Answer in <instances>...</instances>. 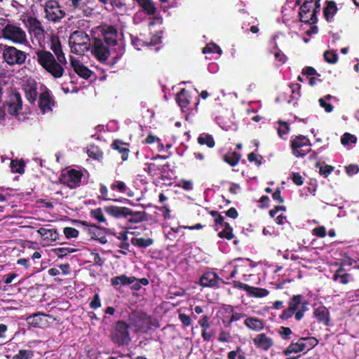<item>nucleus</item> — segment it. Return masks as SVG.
<instances>
[{"instance_id": "1", "label": "nucleus", "mask_w": 359, "mask_h": 359, "mask_svg": "<svg viewBox=\"0 0 359 359\" xmlns=\"http://www.w3.org/2000/svg\"><path fill=\"white\" fill-rule=\"evenodd\" d=\"M35 54L38 63L55 79L61 78L63 76L65 72L63 65L67 64L56 60L54 55L48 50H38Z\"/></svg>"}, {"instance_id": "2", "label": "nucleus", "mask_w": 359, "mask_h": 359, "mask_svg": "<svg viewBox=\"0 0 359 359\" xmlns=\"http://www.w3.org/2000/svg\"><path fill=\"white\" fill-rule=\"evenodd\" d=\"M102 35L103 41L108 46H116L114 48L116 56L113 57V61L110 62L111 65L116 64L118 60L125 53L124 46L120 41V37L123 36L122 33L118 34V30L114 26L105 25L102 28Z\"/></svg>"}, {"instance_id": "3", "label": "nucleus", "mask_w": 359, "mask_h": 359, "mask_svg": "<svg viewBox=\"0 0 359 359\" xmlns=\"http://www.w3.org/2000/svg\"><path fill=\"white\" fill-rule=\"evenodd\" d=\"M1 25H2L1 31L2 38L15 44L26 45L27 43V34L22 27L9 20H4V23H1Z\"/></svg>"}, {"instance_id": "4", "label": "nucleus", "mask_w": 359, "mask_h": 359, "mask_svg": "<svg viewBox=\"0 0 359 359\" xmlns=\"http://www.w3.org/2000/svg\"><path fill=\"white\" fill-rule=\"evenodd\" d=\"M69 43L73 53L83 55L91 47L88 36L83 31H75L69 36Z\"/></svg>"}, {"instance_id": "5", "label": "nucleus", "mask_w": 359, "mask_h": 359, "mask_svg": "<svg viewBox=\"0 0 359 359\" xmlns=\"http://www.w3.org/2000/svg\"><path fill=\"white\" fill-rule=\"evenodd\" d=\"M320 0H305L301 6L299 12V19L302 22L314 24L317 21L316 13L320 11Z\"/></svg>"}, {"instance_id": "6", "label": "nucleus", "mask_w": 359, "mask_h": 359, "mask_svg": "<svg viewBox=\"0 0 359 359\" xmlns=\"http://www.w3.org/2000/svg\"><path fill=\"white\" fill-rule=\"evenodd\" d=\"M27 54L12 46H3L2 57L9 65H22L27 60Z\"/></svg>"}, {"instance_id": "7", "label": "nucleus", "mask_w": 359, "mask_h": 359, "mask_svg": "<svg viewBox=\"0 0 359 359\" xmlns=\"http://www.w3.org/2000/svg\"><path fill=\"white\" fill-rule=\"evenodd\" d=\"M111 339L118 346L129 344L131 341L129 325L122 320L116 322L111 334Z\"/></svg>"}, {"instance_id": "8", "label": "nucleus", "mask_w": 359, "mask_h": 359, "mask_svg": "<svg viewBox=\"0 0 359 359\" xmlns=\"http://www.w3.org/2000/svg\"><path fill=\"white\" fill-rule=\"evenodd\" d=\"M109 47L111 46H108L102 39L95 38L91 45V53L100 62L112 66L110 62L113 61V57L108 60L111 54Z\"/></svg>"}, {"instance_id": "9", "label": "nucleus", "mask_w": 359, "mask_h": 359, "mask_svg": "<svg viewBox=\"0 0 359 359\" xmlns=\"http://www.w3.org/2000/svg\"><path fill=\"white\" fill-rule=\"evenodd\" d=\"M45 13V18L48 21L56 22L62 19L65 11L62 9L60 4L55 0H48L42 4Z\"/></svg>"}, {"instance_id": "10", "label": "nucleus", "mask_w": 359, "mask_h": 359, "mask_svg": "<svg viewBox=\"0 0 359 359\" xmlns=\"http://www.w3.org/2000/svg\"><path fill=\"white\" fill-rule=\"evenodd\" d=\"M310 141L305 136L299 135L291 140L293 154L297 157L304 156L310 150Z\"/></svg>"}, {"instance_id": "11", "label": "nucleus", "mask_w": 359, "mask_h": 359, "mask_svg": "<svg viewBox=\"0 0 359 359\" xmlns=\"http://www.w3.org/2000/svg\"><path fill=\"white\" fill-rule=\"evenodd\" d=\"M303 297L301 294L294 295L288 302V307L295 312V319L300 320L306 310V303H302Z\"/></svg>"}, {"instance_id": "12", "label": "nucleus", "mask_w": 359, "mask_h": 359, "mask_svg": "<svg viewBox=\"0 0 359 359\" xmlns=\"http://www.w3.org/2000/svg\"><path fill=\"white\" fill-rule=\"evenodd\" d=\"M81 177L82 173L80 171L72 169L62 175L61 181L71 189H74L79 186Z\"/></svg>"}, {"instance_id": "13", "label": "nucleus", "mask_w": 359, "mask_h": 359, "mask_svg": "<svg viewBox=\"0 0 359 359\" xmlns=\"http://www.w3.org/2000/svg\"><path fill=\"white\" fill-rule=\"evenodd\" d=\"M22 109V98L19 93H14L8 101V112L12 116H18Z\"/></svg>"}, {"instance_id": "14", "label": "nucleus", "mask_w": 359, "mask_h": 359, "mask_svg": "<svg viewBox=\"0 0 359 359\" xmlns=\"http://www.w3.org/2000/svg\"><path fill=\"white\" fill-rule=\"evenodd\" d=\"M219 277L215 272L204 273L200 278V285L203 287H218L220 281Z\"/></svg>"}, {"instance_id": "15", "label": "nucleus", "mask_w": 359, "mask_h": 359, "mask_svg": "<svg viewBox=\"0 0 359 359\" xmlns=\"http://www.w3.org/2000/svg\"><path fill=\"white\" fill-rule=\"evenodd\" d=\"M255 346L263 351H268L273 345V340L272 338L268 337L264 333L258 334L253 339Z\"/></svg>"}, {"instance_id": "16", "label": "nucleus", "mask_w": 359, "mask_h": 359, "mask_svg": "<svg viewBox=\"0 0 359 359\" xmlns=\"http://www.w3.org/2000/svg\"><path fill=\"white\" fill-rule=\"evenodd\" d=\"M48 315L44 314L41 312L35 313L30 315L26 318L27 323L34 327H43L48 325L46 317Z\"/></svg>"}, {"instance_id": "17", "label": "nucleus", "mask_w": 359, "mask_h": 359, "mask_svg": "<svg viewBox=\"0 0 359 359\" xmlns=\"http://www.w3.org/2000/svg\"><path fill=\"white\" fill-rule=\"evenodd\" d=\"M53 104L54 102L48 91H44L40 95L39 107L43 114L50 111Z\"/></svg>"}, {"instance_id": "18", "label": "nucleus", "mask_w": 359, "mask_h": 359, "mask_svg": "<svg viewBox=\"0 0 359 359\" xmlns=\"http://www.w3.org/2000/svg\"><path fill=\"white\" fill-rule=\"evenodd\" d=\"M131 324L135 326V331H144L149 327V318L146 315H137L130 317Z\"/></svg>"}, {"instance_id": "19", "label": "nucleus", "mask_w": 359, "mask_h": 359, "mask_svg": "<svg viewBox=\"0 0 359 359\" xmlns=\"http://www.w3.org/2000/svg\"><path fill=\"white\" fill-rule=\"evenodd\" d=\"M238 287L248 292L250 295L255 297H264L267 296L269 293L266 289L252 287L242 283H238Z\"/></svg>"}, {"instance_id": "20", "label": "nucleus", "mask_w": 359, "mask_h": 359, "mask_svg": "<svg viewBox=\"0 0 359 359\" xmlns=\"http://www.w3.org/2000/svg\"><path fill=\"white\" fill-rule=\"evenodd\" d=\"M314 317L317 320L325 326L330 325V311L324 306L316 308L313 312Z\"/></svg>"}, {"instance_id": "21", "label": "nucleus", "mask_w": 359, "mask_h": 359, "mask_svg": "<svg viewBox=\"0 0 359 359\" xmlns=\"http://www.w3.org/2000/svg\"><path fill=\"white\" fill-rule=\"evenodd\" d=\"M105 9L109 12H116L117 13H123L126 12L127 7L123 0H108L105 4Z\"/></svg>"}, {"instance_id": "22", "label": "nucleus", "mask_w": 359, "mask_h": 359, "mask_svg": "<svg viewBox=\"0 0 359 359\" xmlns=\"http://www.w3.org/2000/svg\"><path fill=\"white\" fill-rule=\"evenodd\" d=\"M70 60L72 67L78 75L84 79H88L90 76L91 72L79 60L73 57H71Z\"/></svg>"}, {"instance_id": "23", "label": "nucleus", "mask_w": 359, "mask_h": 359, "mask_svg": "<svg viewBox=\"0 0 359 359\" xmlns=\"http://www.w3.org/2000/svg\"><path fill=\"white\" fill-rule=\"evenodd\" d=\"M104 210L112 217L117 218L128 217V215L130 214V208L126 207L105 206Z\"/></svg>"}, {"instance_id": "24", "label": "nucleus", "mask_w": 359, "mask_h": 359, "mask_svg": "<svg viewBox=\"0 0 359 359\" xmlns=\"http://www.w3.org/2000/svg\"><path fill=\"white\" fill-rule=\"evenodd\" d=\"M37 233L48 242H54L59 239V233L55 229L40 228L37 230Z\"/></svg>"}, {"instance_id": "25", "label": "nucleus", "mask_w": 359, "mask_h": 359, "mask_svg": "<svg viewBox=\"0 0 359 359\" xmlns=\"http://www.w3.org/2000/svg\"><path fill=\"white\" fill-rule=\"evenodd\" d=\"M50 49L55 53L57 60L62 63L67 64L65 53L62 50L61 44L58 39L53 38L51 40Z\"/></svg>"}, {"instance_id": "26", "label": "nucleus", "mask_w": 359, "mask_h": 359, "mask_svg": "<svg viewBox=\"0 0 359 359\" xmlns=\"http://www.w3.org/2000/svg\"><path fill=\"white\" fill-rule=\"evenodd\" d=\"M244 324L248 328L255 332L262 330L264 327L263 320L256 317L246 318Z\"/></svg>"}, {"instance_id": "27", "label": "nucleus", "mask_w": 359, "mask_h": 359, "mask_svg": "<svg viewBox=\"0 0 359 359\" xmlns=\"http://www.w3.org/2000/svg\"><path fill=\"white\" fill-rule=\"evenodd\" d=\"M137 279L134 276H127L126 275H121L114 277L111 279V283L114 286L118 285H128L133 283Z\"/></svg>"}, {"instance_id": "28", "label": "nucleus", "mask_w": 359, "mask_h": 359, "mask_svg": "<svg viewBox=\"0 0 359 359\" xmlns=\"http://www.w3.org/2000/svg\"><path fill=\"white\" fill-rule=\"evenodd\" d=\"M304 340L299 339L296 343H292L286 349L283 351V353L286 355L291 353H297L305 351V346L303 345Z\"/></svg>"}, {"instance_id": "29", "label": "nucleus", "mask_w": 359, "mask_h": 359, "mask_svg": "<svg viewBox=\"0 0 359 359\" xmlns=\"http://www.w3.org/2000/svg\"><path fill=\"white\" fill-rule=\"evenodd\" d=\"M111 147L114 149L117 150L118 153L121 154V158L123 161H126L128 159L129 149L124 143L118 140H115L113 142Z\"/></svg>"}, {"instance_id": "30", "label": "nucleus", "mask_w": 359, "mask_h": 359, "mask_svg": "<svg viewBox=\"0 0 359 359\" xmlns=\"http://www.w3.org/2000/svg\"><path fill=\"white\" fill-rule=\"evenodd\" d=\"M226 311L231 315L228 320V326H230L232 323L238 321L245 316L244 313L236 311L234 307L231 306H228Z\"/></svg>"}, {"instance_id": "31", "label": "nucleus", "mask_w": 359, "mask_h": 359, "mask_svg": "<svg viewBox=\"0 0 359 359\" xmlns=\"http://www.w3.org/2000/svg\"><path fill=\"white\" fill-rule=\"evenodd\" d=\"M176 101L181 107H186L189 104V96L184 88L177 93Z\"/></svg>"}, {"instance_id": "32", "label": "nucleus", "mask_w": 359, "mask_h": 359, "mask_svg": "<svg viewBox=\"0 0 359 359\" xmlns=\"http://www.w3.org/2000/svg\"><path fill=\"white\" fill-rule=\"evenodd\" d=\"M348 274L345 272V270L342 267H340L334 274L333 279L334 280L339 281L342 284H346L348 282Z\"/></svg>"}, {"instance_id": "33", "label": "nucleus", "mask_w": 359, "mask_h": 359, "mask_svg": "<svg viewBox=\"0 0 359 359\" xmlns=\"http://www.w3.org/2000/svg\"><path fill=\"white\" fill-rule=\"evenodd\" d=\"M130 217L128 219V221L133 224H137L142 220L144 218V212H134L130 209V214L128 215Z\"/></svg>"}, {"instance_id": "34", "label": "nucleus", "mask_w": 359, "mask_h": 359, "mask_svg": "<svg viewBox=\"0 0 359 359\" xmlns=\"http://www.w3.org/2000/svg\"><path fill=\"white\" fill-rule=\"evenodd\" d=\"M27 25L29 33L43 27L41 22L36 18L32 16L27 18Z\"/></svg>"}, {"instance_id": "35", "label": "nucleus", "mask_w": 359, "mask_h": 359, "mask_svg": "<svg viewBox=\"0 0 359 359\" xmlns=\"http://www.w3.org/2000/svg\"><path fill=\"white\" fill-rule=\"evenodd\" d=\"M89 157L94 158L95 160L100 161L102 158V151L96 146H90L87 151Z\"/></svg>"}, {"instance_id": "36", "label": "nucleus", "mask_w": 359, "mask_h": 359, "mask_svg": "<svg viewBox=\"0 0 359 359\" xmlns=\"http://www.w3.org/2000/svg\"><path fill=\"white\" fill-rule=\"evenodd\" d=\"M198 142L201 145L206 144L209 148H212L215 146L213 137L208 134L201 135L198 137Z\"/></svg>"}, {"instance_id": "37", "label": "nucleus", "mask_w": 359, "mask_h": 359, "mask_svg": "<svg viewBox=\"0 0 359 359\" xmlns=\"http://www.w3.org/2000/svg\"><path fill=\"white\" fill-rule=\"evenodd\" d=\"M222 229L218 233V236L222 238L231 240L233 238V229L228 223H224Z\"/></svg>"}, {"instance_id": "38", "label": "nucleus", "mask_w": 359, "mask_h": 359, "mask_svg": "<svg viewBox=\"0 0 359 359\" xmlns=\"http://www.w3.org/2000/svg\"><path fill=\"white\" fill-rule=\"evenodd\" d=\"M29 34L36 40L40 46H41V43L44 42L46 38V32L43 27L36 29Z\"/></svg>"}, {"instance_id": "39", "label": "nucleus", "mask_w": 359, "mask_h": 359, "mask_svg": "<svg viewBox=\"0 0 359 359\" xmlns=\"http://www.w3.org/2000/svg\"><path fill=\"white\" fill-rule=\"evenodd\" d=\"M241 156L239 154L236 152H232L224 156V160L225 162L229 163L231 166H235L238 164L240 160Z\"/></svg>"}, {"instance_id": "40", "label": "nucleus", "mask_w": 359, "mask_h": 359, "mask_svg": "<svg viewBox=\"0 0 359 359\" xmlns=\"http://www.w3.org/2000/svg\"><path fill=\"white\" fill-rule=\"evenodd\" d=\"M24 167L25 163L22 161L13 160L11 162V168L13 172L22 174L25 172Z\"/></svg>"}, {"instance_id": "41", "label": "nucleus", "mask_w": 359, "mask_h": 359, "mask_svg": "<svg viewBox=\"0 0 359 359\" xmlns=\"http://www.w3.org/2000/svg\"><path fill=\"white\" fill-rule=\"evenodd\" d=\"M90 215L100 223H107L103 210L100 208L91 210Z\"/></svg>"}, {"instance_id": "42", "label": "nucleus", "mask_w": 359, "mask_h": 359, "mask_svg": "<svg viewBox=\"0 0 359 359\" xmlns=\"http://www.w3.org/2000/svg\"><path fill=\"white\" fill-rule=\"evenodd\" d=\"M92 4H93L90 1L86 0L77 12H79L85 16L91 15L93 11Z\"/></svg>"}, {"instance_id": "43", "label": "nucleus", "mask_w": 359, "mask_h": 359, "mask_svg": "<svg viewBox=\"0 0 359 359\" xmlns=\"http://www.w3.org/2000/svg\"><path fill=\"white\" fill-rule=\"evenodd\" d=\"M153 239L151 238H133L132 240V243L138 247L140 248H147L153 244Z\"/></svg>"}, {"instance_id": "44", "label": "nucleus", "mask_w": 359, "mask_h": 359, "mask_svg": "<svg viewBox=\"0 0 359 359\" xmlns=\"http://www.w3.org/2000/svg\"><path fill=\"white\" fill-rule=\"evenodd\" d=\"M76 250L71 248H57L53 250V252L55 255H57L60 258H62L63 257L75 252Z\"/></svg>"}, {"instance_id": "45", "label": "nucleus", "mask_w": 359, "mask_h": 359, "mask_svg": "<svg viewBox=\"0 0 359 359\" xmlns=\"http://www.w3.org/2000/svg\"><path fill=\"white\" fill-rule=\"evenodd\" d=\"M337 11V6L334 2H330L324 9V15L327 20H330Z\"/></svg>"}, {"instance_id": "46", "label": "nucleus", "mask_w": 359, "mask_h": 359, "mask_svg": "<svg viewBox=\"0 0 359 359\" xmlns=\"http://www.w3.org/2000/svg\"><path fill=\"white\" fill-rule=\"evenodd\" d=\"M33 357L34 352L32 350H20L13 359H32Z\"/></svg>"}, {"instance_id": "47", "label": "nucleus", "mask_w": 359, "mask_h": 359, "mask_svg": "<svg viewBox=\"0 0 359 359\" xmlns=\"http://www.w3.org/2000/svg\"><path fill=\"white\" fill-rule=\"evenodd\" d=\"M331 97L332 96L330 95H327L319 100L320 107L324 108L326 112H331L333 110V106L327 102Z\"/></svg>"}, {"instance_id": "48", "label": "nucleus", "mask_w": 359, "mask_h": 359, "mask_svg": "<svg viewBox=\"0 0 359 359\" xmlns=\"http://www.w3.org/2000/svg\"><path fill=\"white\" fill-rule=\"evenodd\" d=\"M301 339L302 340H304L303 345L305 346V351L311 349L318 343V341L314 337H305Z\"/></svg>"}, {"instance_id": "49", "label": "nucleus", "mask_w": 359, "mask_h": 359, "mask_svg": "<svg viewBox=\"0 0 359 359\" xmlns=\"http://www.w3.org/2000/svg\"><path fill=\"white\" fill-rule=\"evenodd\" d=\"M211 214L213 217H215V230L218 231L221 227L224 226V218L223 216L215 211H212Z\"/></svg>"}, {"instance_id": "50", "label": "nucleus", "mask_w": 359, "mask_h": 359, "mask_svg": "<svg viewBox=\"0 0 359 359\" xmlns=\"http://www.w3.org/2000/svg\"><path fill=\"white\" fill-rule=\"evenodd\" d=\"M203 53L205 54L208 53H217L221 55L222 53V50L215 43H210L203 48Z\"/></svg>"}, {"instance_id": "51", "label": "nucleus", "mask_w": 359, "mask_h": 359, "mask_svg": "<svg viewBox=\"0 0 359 359\" xmlns=\"http://www.w3.org/2000/svg\"><path fill=\"white\" fill-rule=\"evenodd\" d=\"M289 124L286 122H279V127L278 128V133L280 137L284 138V135H287L289 133Z\"/></svg>"}, {"instance_id": "52", "label": "nucleus", "mask_w": 359, "mask_h": 359, "mask_svg": "<svg viewBox=\"0 0 359 359\" xmlns=\"http://www.w3.org/2000/svg\"><path fill=\"white\" fill-rule=\"evenodd\" d=\"M65 237L68 239L76 238L79 235V231L72 227H65L63 229Z\"/></svg>"}, {"instance_id": "53", "label": "nucleus", "mask_w": 359, "mask_h": 359, "mask_svg": "<svg viewBox=\"0 0 359 359\" xmlns=\"http://www.w3.org/2000/svg\"><path fill=\"white\" fill-rule=\"evenodd\" d=\"M324 58L329 63H336L337 61V54L335 52L327 50L324 53Z\"/></svg>"}, {"instance_id": "54", "label": "nucleus", "mask_w": 359, "mask_h": 359, "mask_svg": "<svg viewBox=\"0 0 359 359\" xmlns=\"http://www.w3.org/2000/svg\"><path fill=\"white\" fill-rule=\"evenodd\" d=\"M356 137L349 133H345L341 138V142L343 145H346L349 142H355Z\"/></svg>"}, {"instance_id": "55", "label": "nucleus", "mask_w": 359, "mask_h": 359, "mask_svg": "<svg viewBox=\"0 0 359 359\" xmlns=\"http://www.w3.org/2000/svg\"><path fill=\"white\" fill-rule=\"evenodd\" d=\"M111 189L113 190L118 189L120 192H125L126 190V185L123 182L117 181L111 185Z\"/></svg>"}, {"instance_id": "56", "label": "nucleus", "mask_w": 359, "mask_h": 359, "mask_svg": "<svg viewBox=\"0 0 359 359\" xmlns=\"http://www.w3.org/2000/svg\"><path fill=\"white\" fill-rule=\"evenodd\" d=\"M179 186L187 191L193 189V182L189 180H181Z\"/></svg>"}, {"instance_id": "57", "label": "nucleus", "mask_w": 359, "mask_h": 359, "mask_svg": "<svg viewBox=\"0 0 359 359\" xmlns=\"http://www.w3.org/2000/svg\"><path fill=\"white\" fill-rule=\"evenodd\" d=\"M90 306L94 309H97L101 306V301L98 294H95L93 299L90 303Z\"/></svg>"}, {"instance_id": "58", "label": "nucleus", "mask_w": 359, "mask_h": 359, "mask_svg": "<svg viewBox=\"0 0 359 359\" xmlns=\"http://www.w3.org/2000/svg\"><path fill=\"white\" fill-rule=\"evenodd\" d=\"M333 170L334 167L327 165L325 166L320 167L319 172L320 175L327 177L333 171Z\"/></svg>"}, {"instance_id": "59", "label": "nucleus", "mask_w": 359, "mask_h": 359, "mask_svg": "<svg viewBox=\"0 0 359 359\" xmlns=\"http://www.w3.org/2000/svg\"><path fill=\"white\" fill-rule=\"evenodd\" d=\"M313 233L318 237L323 238L326 236V230L324 226L316 227L313 229Z\"/></svg>"}, {"instance_id": "60", "label": "nucleus", "mask_w": 359, "mask_h": 359, "mask_svg": "<svg viewBox=\"0 0 359 359\" xmlns=\"http://www.w3.org/2000/svg\"><path fill=\"white\" fill-rule=\"evenodd\" d=\"M86 0H69V6L74 8L75 11H78Z\"/></svg>"}, {"instance_id": "61", "label": "nucleus", "mask_w": 359, "mask_h": 359, "mask_svg": "<svg viewBox=\"0 0 359 359\" xmlns=\"http://www.w3.org/2000/svg\"><path fill=\"white\" fill-rule=\"evenodd\" d=\"M198 324L203 330H207L210 327L209 318L208 316H203L199 320Z\"/></svg>"}, {"instance_id": "62", "label": "nucleus", "mask_w": 359, "mask_h": 359, "mask_svg": "<svg viewBox=\"0 0 359 359\" xmlns=\"http://www.w3.org/2000/svg\"><path fill=\"white\" fill-rule=\"evenodd\" d=\"M294 314L295 315V312H294L288 307L283 311L280 317L283 320H287L290 318Z\"/></svg>"}, {"instance_id": "63", "label": "nucleus", "mask_w": 359, "mask_h": 359, "mask_svg": "<svg viewBox=\"0 0 359 359\" xmlns=\"http://www.w3.org/2000/svg\"><path fill=\"white\" fill-rule=\"evenodd\" d=\"M346 173L352 176L359 172V167L356 165H349L346 168Z\"/></svg>"}, {"instance_id": "64", "label": "nucleus", "mask_w": 359, "mask_h": 359, "mask_svg": "<svg viewBox=\"0 0 359 359\" xmlns=\"http://www.w3.org/2000/svg\"><path fill=\"white\" fill-rule=\"evenodd\" d=\"M278 332L283 339H287L292 334V330L289 327H281Z\"/></svg>"}]
</instances>
